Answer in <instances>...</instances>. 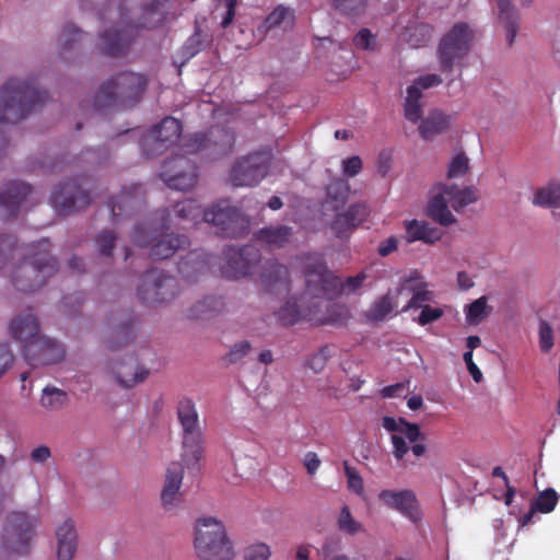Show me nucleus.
Segmentation results:
<instances>
[{
    "label": "nucleus",
    "instance_id": "obj_49",
    "mask_svg": "<svg viewBox=\"0 0 560 560\" xmlns=\"http://www.w3.org/2000/svg\"><path fill=\"white\" fill-rule=\"evenodd\" d=\"M16 242V238L11 235H0V271L14 257Z\"/></svg>",
    "mask_w": 560,
    "mask_h": 560
},
{
    "label": "nucleus",
    "instance_id": "obj_60",
    "mask_svg": "<svg viewBox=\"0 0 560 560\" xmlns=\"http://www.w3.org/2000/svg\"><path fill=\"white\" fill-rule=\"evenodd\" d=\"M270 548L266 544H257L247 548L246 560H268L270 557Z\"/></svg>",
    "mask_w": 560,
    "mask_h": 560
},
{
    "label": "nucleus",
    "instance_id": "obj_54",
    "mask_svg": "<svg viewBox=\"0 0 560 560\" xmlns=\"http://www.w3.org/2000/svg\"><path fill=\"white\" fill-rule=\"evenodd\" d=\"M538 339L540 350L545 353H548L555 346L553 330L546 320L539 323Z\"/></svg>",
    "mask_w": 560,
    "mask_h": 560
},
{
    "label": "nucleus",
    "instance_id": "obj_59",
    "mask_svg": "<svg viewBox=\"0 0 560 560\" xmlns=\"http://www.w3.org/2000/svg\"><path fill=\"white\" fill-rule=\"evenodd\" d=\"M442 83V78L439 74L430 73L425 75H421L417 78L411 85H416L417 91L422 93L423 90H427L432 86H438Z\"/></svg>",
    "mask_w": 560,
    "mask_h": 560
},
{
    "label": "nucleus",
    "instance_id": "obj_4",
    "mask_svg": "<svg viewBox=\"0 0 560 560\" xmlns=\"http://www.w3.org/2000/svg\"><path fill=\"white\" fill-rule=\"evenodd\" d=\"M147 85L145 75L121 72L100 86L94 97V109L132 107L141 100Z\"/></svg>",
    "mask_w": 560,
    "mask_h": 560
},
{
    "label": "nucleus",
    "instance_id": "obj_17",
    "mask_svg": "<svg viewBox=\"0 0 560 560\" xmlns=\"http://www.w3.org/2000/svg\"><path fill=\"white\" fill-rule=\"evenodd\" d=\"M144 202V189L140 184L124 187L121 191L110 197L107 207L112 213V222L118 224L122 219L130 217Z\"/></svg>",
    "mask_w": 560,
    "mask_h": 560
},
{
    "label": "nucleus",
    "instance_id": "obj_57",
    "mask_svg": "<svg viewBox=\"0 0 560 560\" xmlns=\"http://www.w3.org/2000/svg\"><path fill=\"white\" fill-rule=\"evenodd\" d=\"M420 308H421V312L417 318V322L421 326H425L433 322L439 320L444 314V312L441 307H432L428 304L421 306Z\"/></svg>",
    "mask_w": 560,
    "mask_h": 560
},
{
    "label": "nucleus",
    "instance_id": "obj_12",
    "mask_svg": "<svg viewBox=\"0 0 560 560\" xmlns=\"http://www.w3.org/2000/svg\"><path fill=\"white\" fill-rule=\"evenodd\" d=\"M224 257L225 264L221 267V273L228 279H240L255 272L260 261V253L253 245L228 247Z\"/></svg>",
    "mask_w": 560,
    "mask_h": 560
},
{
    "label": "nucleus",
    "instance_id": "obj_26",
    "mask_svg": "<svg viewBox=\"0 0 560 560\" xmlns=\"http://www.w3.org/2000/svg\"><path fill=\"white\" fill-rule=\"evenodd\" d=\"M370 215V208L365 202L351 205L343 213H338L332 222V229L338 235L353 230L362 224Z\"/></svg>",
    "mask_w": 560,
    "mask_h": 560
},
{
    "label": "nucleus",
    "instance_id": "obj_21",
    "mask_svg": "<svg viewBox=\"0 0 560 560\" xmlns=\"http://www.w3.org/2000/svg\"><path fill=\"white\" fill-rule=\"evenodd\" d=\"M378 499L389 509L398 511L400 514L417 523L420 520L419 503L415 492L410 489L404 490H382Z\"/></svg>",
    "mask_w": 560,
    "mask_h": 560
},
{
    "label": "nucleus",
    "instance_id": "obj_61",
    "mask_svg": "<svg viewBox=\"0 0 560 560\" xmlns=\"http://www.w3.org/2000/svg\"><path fill=\"white\" fill-rule=\"evenodd\" d=\"M400 423L404 425L401 433L410 443H416L419 440L424 441V435L417 423H410L404 418H400Z\"/></svg>",
    "mask_w": 560,
    "mask_h": 560
},
{
    "label": "nucleus",
    "instance_id": "obj_33",
    "mask_svg": "<svg viewBox=\"0 0 560 560\" xmlns=\"http://www.w3.org/2000/svg\"><path fill=\"white\" fill-rule=\"evenodd\" d=\"M448 197L443 189H438V192L431 198L428 205L429 215L439 224L448 226L456 222L455 217L448 209Z\"/></svg>",
    "mask_w": 560,
    "mask_h": 560
},
{
    "label": "nucleus",
    "instance_id": "obj_34",
    "mask_svg": "<svg viewBox=\"0 0 560 560\" xmlns=\"http://www.w3.org/2000/svg\"><path fill=\"white\" fill-rule=\"evenodd\" d=\"M498 7V15L501 23L504 24L506 31V42L512 46L518 31V14L511 3V0H495Z\"/></svg>",
    "mask_w": 560,
    "mask_h": 560
},
{
    "label": "nucleus",
    "instance_id": "obj_56",
    "mask_svg": "<svg viewBox=\"0 0 560 560\" xmlns=\"http://www.w3.org/2000/svg\"><path fill=\"white\" fill-rule=\"evenodd\" d=\"M115 241L116 235L114 234V232L108 230L102 231L95 240L101 255L108 258L112 257Z\"/></svg>",
    "mask_w": 560,
    "mask_h": 560
},
{
    "label": "nucleus",
    "instance_id": "obj_23",
    "mask_svg": "<svg viewBox=\"0 0 560 560\" xmlns=\"http://www.w3.org/2000/svg\"><path fill=\"white\" fill-rule=\"evenodd\" d=\"M182 131V122L172 116H167L150 129L145 143L149 142L154 145L155 151L166 149L180 138Z\"/></svg>",
    "mask_w": 560,
    "mask_h": 560
},
{
    "label": "nucleus",
    "instance_id": "obj_8",
    "mask_svg": "<svg viewBox=\"0 0 560 560\" xmlns=\"http://www.w3.org/2000/svg\"><path fill=\"white\" fill-rule=\"evenodd\" d=\"M203 221L217 228L222 237L237 238L248 233L249 220L237 207L222 200L203 213Z\"/></svg>",
    "mask_w": 560,
    "mask_h": 560
},
{
    "label": "nucleus",
    "instance_id": "obj_51",
    "mask_svg": "<svg viewBox=\"0 0 560 560\" xmlns=\"http://www.w3.org/2000/svg\"><path fill=\"white\" fill-rule=\"evenodd\" d=\"M338 527L341 532L353 535L361 530L362 525L353 518L349 508L345 505L338 517Z\"/></svg>",
    "mask_w": 560,
    "mask_h": 560
},
{
    "label": "nucleus",
    "instance_id": "obj_18",
    "mask_svg": "<svg viewBox=\"0 0 560 560\" xmlns=\"http://www.w3.org/2000/svg\"><path fill=\"white\" fill-rule=\"evenodd\" d=\"M33 188L23 182H10L0 191V214L3 220L9 221L18 217L20 210L25 206Z\"/></svg>",
    "mask_w": 560,
    "mask_h": 560
},
{
    "label": "nucleus",
    "instance_id": "obj_1",
    "mask_svg": "<svg viewBox=\"0 0 560 560\" xmlns=\"http://www.w3.org/2000/svg\"><path fill=\"white\" fill-rule=\"evenodd\" d=\"M171 213L166 209L158 210L154 218L133 228L131 240L139 247H150L152 259H167L178 249L188 245L187 236L166 233Z\"/></svg>",
    "mask_w": 560,
    "mask_h": 560
},
{
    "label": "nucleus",
    "instance_id": "obj_31",
    "mask_svg": "<svg viewBox=\"0 0 560 560\" xmlns=\"http://www.w3.org/2000/svg\"><path fill=\"white\" fill-rule=\"evenodd\" d=\"M435 188L443 189V192L448 197L450 205L455 211H459L479 199L478 190L474 186L459 189L456 185L438 184Z\"/></svg>",
    "mask_w": 560,
    "mask_h": 560
},
{
    "label": "nucleus",
    "instance_id": "obj_41",
    "mask_svg": "<svg viewBox=\"0 0 560 560\" xmlns=\"http://www.w3.org/2000/svg\"><path fill=\"white\" fill-rule=\"evenodd\" d=\"M433 34V27L427 23H416L406 28V40L412 48L425 46Z\"/></svg>",
    "mask_w": 560,
    "mask_h": 560
},
{
    "label": "nucleus",
    "instance_id": "obj_11",
    "mask_svg": "<svg viewBox=\"0 0 560 560\" xmlns=\"http://www.w3.org/2000/svg\"><path fill=\"white\" fill-rule=\"evenodd\" d=\"M270 163V152L250 153L235 162L231 170L230 180L236 187L256 186L267 176Z\"/></svg>",
    "mask_w": 560,
    "mask_h": 560
},
{
    "label": "nucleus",
    "instance_id": "obj_37",
    "mask_svg": "<svg viewBox=\"0 0 560 560\" xmlns=\"http://www.w3.org/2000/svg\"><path fill=\"white\" fill-rule=\"evenodd\" d=\"M224 302L220 296H206L190 307L188 316L192 319H209L221 313Z\"/></svg>",
    "mask_w": 560,
    "mask_h": 560
},
{
    "label": "nucleus",
    "instance_id": "obj_38",
    "mask_svg": "<svg viewBox=\"0 0 560 560\" xmlns=\"http://www.w3.org/2000/svg\"><path fill=\"white\" fill-rule=\"evenodd\" d=\"M399 295H396V290L388 291L386 294L382 295L377 299L369 308L366 316L372 322H381L385 319V317L392 313V311L396 306V299Z\"/></svg>",
    "mask_w": 560,
    "mask_h": 560
},
{
    "label": "nucleus",
    "instance_id": "obj_28",
    "mask_svg": "<svg viewBox=\"0 0 560 560\" xmlns=\"http://www.w3.org/2000/svg\"><path fill=\"white\" fill-rule=\"evenodd\" d=\"M112 374L115 375L120 386L130 388L138 383L143 382L149 375V371L144 368H140L137 364V360L132 358L129 362L119 363L117 366H110Z\"/></svg>",
    "mask_w": 560,
    "mask_h": 560
},
{
    "label": "nucleus",
    "instance_id": "obj_44",
    "mask_svg": "<svg viewBox=\"0 0 560 560\" xmlns=\"http://www.w3.org/2000/svg\"><path fill=\"white\" fill-rule=\"evenodd\" d=\"M68 394L57 387L47 386L43 390L40 404L49 410H59L68 404Z\"/></svg>",
    "mask_w": 560,
    "mask_h": 560
},
{
    "label": "nucleus",
    "instance_id": "obj_13",
    "mask_svg": "<svg viewBox=\"0 0 560 560\" xmlns=\"http://www.w3.org/2000/svg\"><path fill=\"white\" fill-rule=\"evenodd\" d=\"M303 292L300 303L290 299L287 303L278 311V320L283 326H293L301 320L316 322L318 324H326L329 320L325 317L318 316V311L322 304L320 299L312 298L310 295L304 296Z\"/></svg>",
    "mask_w": 560,
    "mask_h": 560
},
{
    "label": "nucleus",
    "instance_id": "obj_36",
    "mask_svg": "<svg viewBox=\"0 0 560 560\" xmlns=\"http://www.w3.org/2000/svg\"><path fill=\"white\" fill-rule=\"evenodd\" d=\"M292 236V228L288 225L267 226L260 229L255 237L261 243L276 248L284 247Z\"/></svg>",
    "mask_w": 560,
    "mask_h": 560
},
{
    "label": "nucleus",
    "instance_id": "obj_32",
    "mask_svg": "<svg viewBox=\"0 0 560 560\" xmlns=\"http://www.w3.org/2000/svg\"><path fill=\"white\" fill-rule=\"evenodd\" d=\"M136 336V318L129 315L126 319L115 327L110 336L106 340V348L109 351L119 350L122 346L128 345Z\"/></svg>",
    "mask_w": 560,
    "mask_h": 560
},
{
    "label": "nucleus",
    "instance_id": "obj_3",
    "mask_svg": "<svg viewBox=\"0 0 560 560\" xmlns=\"http://www.w3.org/2000/svg\"><path fill=\"white\" fill-rule=\"evenodd\" d=\"M305 294L316 299L332 300L339 296L345 290L354 292L360 289L368 278L364 271L357 276L348 277L345 282L334 275L326 265L320 254L305 256L304 264Z\"/></svg>",
    "mask_w": 560,
    "mask_h": 560
},
{
    "label": "nucleus",
    "instance_id": "obj_52",
    "mask_svg": "<svg viewBox=\"0 0 560 560\" xmlns=\"http://www.w3.org/2000/svg\"><path fill=\"white\" fill-rule=\"evenodd\" d=\"M469 170V160L465 153L460 152L456 154L448 166L447 177L457 178L464 176Z\"/></svg>",
    "mask_w": 560,
    "mask_h": 560
},
{
    "label": "nucleus",
    "instance_id": "obj_15",
    "mask_svg": "<svg viewBox=\"0 0 560 560\" xmlns=\"http://www.w3.org/2000/svg\"><path fill=\"white\" fill-rule=\"evenodd\" d=\"M197 167L186 156L176 155L163 165L161 178L167 187L176 190H188L197 183Z\"/></svg>",
    "mask_w": 560,
    "mask_h": 560
},
{
    "label": "nucleus",
    "instance_id": "obj_62",
    "mask_svg": "<svg viewBox=\"0 0 560 560\" xmlns=\"http://www.w3.org/2000/svg\"><path fill=\"white\" fill-rule=\"evenodd\" d=\"M362 160L360 156L354 155L342 161V172L349 177L357 176L362 171Z\"/></svg>",
    "mask_w": 560,
    "mask_h": 560
},
{
    "label": "nucleus",
    "instance_id": "obj_24",
    "mask_svg": "<svg viewBox=\"0 0 560 560\" xmlns=\"http://www.w3.org/2000/svg\"><path fill=\"white\" fill-rule=\"evenodd\" d=\"M10 332L13 339L23 345V353L31 342H36L44 337L39 334L38 320L31 310L11 320Z\"/></svg>",
    "mask_w": 560,
    "mask_h": 560
},
{
    "label": "nucleus",
    "instance_id": "obj_53",
    "mask_svg": "<svg viewBox=\"0 0 560 560\" xmlns=\"http://www.w3.org/2000/svg\"><path fill=\"white\" fill-rule=\"evenodd\" d=\"M252 350V345L244 340L234 343L229 352L224 355L223 360L226 364H235L246 357Z\"/></svg>",
    "mask_w": 560,
    "mask_h": 560
},
{
    "label": "nucleus",
    "instance_id": "obj_6",
    "mask_svg": "<svg viewBox=\"0 0 560 560\" xmlns=\"http://www.w3.org/2000/svg\"><path fill=\"white\" fill-rule=\"evenodd\" d=\"M475 39L474 30L465 22L455 23L440 39L436 57L440 70L444 73L453 71L470 51Z\"/></svg>",
    "mask_w": 560,
    "mask_h": 560
},
{
    "label": "nucleus",
    "instance_id": "obj_2",
    "mask_svg": "<svg viewBox=\"0 0 560 560\" xmlns=\"http://www.w3.org/2000/svg\"><path fill=\"white\" fill-rule=\"evenodd\" d=\"M50 243L43 238L28 246L27 254L10 273L13 287L22 292L40 289L58 271V261L49 254Z\"/></svg>",
    "mask_w": 560,
    "mask_h": 560
},
{
    "label": "nucleus",
    "instance_id": "obj_46",
    "mask_svg": "<svg viewBox=\"0 0 560 560\" xmlns=\"http://www.w3.org/2000/svg\"><path fill=\"white\" fill-rule=\"evenodd\" d=\"M369 0H331L332 8L342 15L357 18L365 13Z\"/></svg>",
    "mask_w": 560,
    "mask_h": 560
},
{
    "label": "nucleus",
    "instance_id": "obj_40",
    "mask_svg": "<svg viewBox=\"0 0 560 560\" xmlns=\"http://www.w3.org/2000/svg\"><path fill=\"white\" fill-rule=\"evenodd\" d=\"M533 203L542 208H560V184L550 183L537 189Z\"/></svg>",
    "mask_w": 560,
    "mask_h": 560
},
{
    "label": "nucleus",
    "instance_id": "obj_35",
    "mask_svg": "<svg viewBox=\"0 0 560 560\" xmlns=\"http://www.w3.org/2000/svg\"><path fill=\"white\" fill-rule=\"evenodd\" d=\"M451 124V116L441 110L431 112L419 126V133L424 140L446 131Z\"/></svg>",
    "mask_w": 560,
    "mask_h": 560
},
{
    "label": "nucleus",
    "instance_id": "obj_27",
    "mask_svg": "<svg viewBox=\"0 0 560 560\" xmlns=\"http://www.w3.org/2000/svg\"><path fill=\"white\" fill-rule=\"evenodd\" d=\"M404 293L410 294L411 298L401 308V312L420 308L425 305L424 303H429L434 300V293L428 290V283L424 281H418L417 283L400 281L396 288V295H401Z\"/></svg>",
    "mask_w": 560,
    "mask_h": 560
},
{
    "label": "nucleus",
    "instance_id": "obj_9",
    "mask_svg": "<svg viewBox=\"0 0 560 560\" xmlns=\"http://www.w3.org/2000/svg\"><path fill=\"white\" fill-rule=\"evenodd\" d=\"M36 520L24 512H12L7 516L2 532V548L18 555L27 553L34 536Z\"/></svg>",
    "mask_w": 560,
    "mask_h": 560
},
{
    "label": "nucleus",
    "instance_id": "obj_29",
    "mask_svg": "<svg viewBox=\"0 0 560 560\" xmlns=\"http://www.w3.org/2000/svg\"><path fill=\"white\" fill-rule=\"evenodd\" d=\"M58 560H71L77 551V532L72 520H67L56 530Z\"/></svg>",
    "mask_w": 560,
    "mask_h": 560
},
{
    "label": "nucleus",
    "instance_id": "obj_14",
    "mask_svg": "<svg viewBox=\"0 0 560 560\" xmlns=\"http://www.w3.org/2000/svg\"><path fill=\"white\" fill-rule=\"evenodd\" d=\"M50 200L60 214H70L86 208L91 197L78 179H70L56 187Z\"/></svg>",
    "mask_w": 560,
    "mask_h": 560
},
{
    "label": "nucleus",
    "instance_id": "obj_10",
    "mask_svg": "<svg viewBox=\"0 0 560 560\" xmlns=\"http://www.w3.org/2000/svg\"><path fill=\"white\" fill-rule=\"evenodd\" d=\"M176 291L177 281L174 277L158 269H150L141 276L137 295L142 303L152 305L173 300Z\"/></svg>",
    "mask_w": 560,
    "mask_h": 560
},
{
    "label": "nucleus",
    "instance_id": "obj_45",
    "mask_svg": "<svg viewBox=\"0 0 560 560\" xmlns=\"http://www.w3.org/2000/svg\"><path fill=\"white\" fill-rule=\"evenodd\" d=\"M350 186L347 180L338 178L334 179L327 186V197L335 202L334 209L343 206L349 197Z\"/></svg>",
    "mask_w": 560,
    "mask_h": 560
},
{
    "label": "nucleus",
    "instance_id": "obj_55",
    "mask_svg": "<svg viewBox=\"0 0 560 560\" xmlns=\"http://www.w3.org/2000/svg\"><path fill=\"white\" fill-rule=\"evenodd\" d=\"M330 357L331 352L329 346H324L308 359L307 366L313 370L314 373H320Z\"/></svg>",
    "mask_w": 560,
    "mask_h": 560
},
{
    "label": "nucleus",
    "instance_id": "obj_63",
    "mask_svg": "<svg viewBox=\"0 0 560 560\" xmlns=\"http://www.w3.org/2000/svg\"><path fill=\"white\" fill-rule=\"evenodd\" d=\"M390 440L393 444V455L398 460L402 459L409 451V446L406 442V439L402 438L401 435L392 434Z\"/></svg>",
    "mask_w": 560,
    "mask_h": 560
},
{
    "label": "nucleus",
    "instance_id": "obj_19",
    "mask_svg": "<svg viewBox=\"0 0 560 560\" xmlns=\"http://www.w3.org/2000/svg\"><path fill=\"white\" fill-rule=\"evenodd\" d=\"M23 355L31 366L36 368L60 362L65 358V349L59 342L43 337L36 342H31Z\"/></svg>",
    "mask_w": 560,
    "mask_h": 560
},
{
    "label": "nucleus",
    "instance_id": "obj_30",
    "mask_svg": "<svg viewBox=\"0 0 560 560\" xmlns=\"http://www.w3.org/2000/svg\"><path fill=\"white\" fill-rule=\"evenodd\" d=\"M441 237L442 232L428 222L416 219L406 222V241L408 243L421 241L425 244H434Z\"/></svg>",
    "mask_w": 560,
    "mask_h": 560
},
{
    "label": "nucleus",
    "instance_id": "obj_48",
    "mask_svg": "<svg viewBox=\"0 0 560 560\" xmlns=\"http://www.w3.org/2000/svg\"><path fill=\"white\" fill-rule=\"evenodd\" d=\"M558 499L559 497L556 490L547 488L538 493L532 502V505L534 506V510H537L539 513L547 514L555 510Z\"/></svg>",
    "mask_w": 560,
    "mask_h": 560
},
{
    "label": "nucleus",
    "instance_id": "obj_22",
    "mask_svg": "<svg viewBox=\"0 0 560 560\" xmlns=\"http://www.w3.org/2000/svg\"><path fill=\"white\" fill-rule=\"evenodd\" d=\"M138 28L133 25H124L106 30L101 35V49L109 57L125 55L133 43Z\"/></svg>",
    "mask_w": 560,
    "mask_h": 560
},
{
    "label": "nucleus",
    "instance_id": "obj_58",
    "mask_svg": "<svg viewBox=\"0 0 560 560\" xmlns=\"http://www.w3.org/2000/svg\"><path fill=\"white\" fill-rule=\"evenodd\" d=\"M345 474L347 476L348 488L354 491L357 494H361L363 492V479L355 470V468L351 467L347 462L343 463Z\"/></svg>",
    "mask_w": 560,
    "mask_h": 560
},
{
    "label": "nucleus",
    "instance_id": "obj_43",
    "mask_svg": "<svg viewBox=\"0 0 560 560\" xmlns=\"http://www.w3.org/2000/svg\"><path fill=\"white\" fill-rule=\"evenodd\" d=\"M206 210L201 208L195 199H186L177 202L174 207V214L180 220L197 222L198 219L203 220Z\"/></svg>",
    "mask_w": 560,
    "mask_h": 560
},
{
    "label": "nucleus",
    "instance_id": "obj_25",
    "mask_svg": "<svg viewBox=\"0 0 560 560\" xmlns=\"http://www.w3.org/2000/svg\"><path fill=\"white\" fill-rule=\"evenodd\" d=\"M260 275L261 283L267 292L281 294L289 292V271L277 260H267Z\"/></svg>",
    "mask_w": 560,
    "mask_h": 560
},
{
    "label": "nucleus",
    "instance_id": "obj_5",
    "mask_svg": "<svg viewBox=\"0 0 560 560\" xmlns=\"http://www.w3.org/2000/svg\"><path fill=\"white\" fill-rule=\"evenodd\" d=\"M195 549L200 560H232L234 557L224 525L212 517L198 520Z\"/></svg>",
    "mask_w": 560,
    "mask_h": 560
},
{
    "label": "nucleus",
    "instance_id": "obj_47",
    "mask_svg": "<svg viewBox=\"0 0 560 560\" xmlns=\"http://www.w3.org/2000/svg\"><path fill=\"white\" fill-rule=\"evenodd\" d=\"M287 19H289L290 22H293L294 11L280 4L277 8H275L273 11L270 12L266 16V19L264 20L259 30H262L264 32H268V31L279 26Z\"/></svg>",
    "mask_w": 560,
    "mask_h": 560
},
{
    "label": "nucleus",
    "instance_id": "obj_20",
    "mask_svg": "<svg viewBox=\"0 0 560 560\" xmlns=\"http://www.w3.org/2000/svg\"><path fill=\"white\" fill-rule=\"evenodd\" d=\"M184 478V466L178 462H173L166 469L165 480L161 492L162 506L166 511H175L184 506L183 492L180 486Z\"/></svg>",
    "mask_w": 560,
    "mask_h": 560
},
{
    "label": "nucleus",
    "instance_id": "obj_7",
    "mask_svg": "<svg viewBox=\"0 0 560 560\" xmlns=\"http://www.w3.org/2000/svg\"><path fill=\"white\" fill-rule=\"evenodd\" d=\"M177 418L183 430L182 457L186 465H196L202 457L203 435L199 425V417L195 404L189 398L179 400Z\"/></svg>",
    "mask_w": 560,
    "mask_h": 560
},
{
    "label": "nucleus",
    "instance_id": "obj_39",
    "mask_svg": "<svg viewBox=\"0 0 560 560\" xmlns=\"http://www.w3.org/2000/svg\"><path fill=\"white\" fill-rule=\"evenodd\" d=\"M416 85H409L407 88V96L404 104L405 117L407 120L416 124L422 118L423 104L422 93H419Z\"/></svg>",
    "mask_w": 560,
    "mask_h": 560
},
{
    "label": "nucleus",
    "instance_id": "obj_50",
    "mask_svg": "<svg viewBox=\"0 0 560 560\" xmlns=\"http://www.w3.org/2000/svg\"><path fill=\"white\" fill-rule=\"evenodd\" d=\"M84 36L85 34L81 30L77 28L74 25H66L60 35L61 49H72L77 43L82 42Z\"/></svg>",
    "mask_w": 560,
    "mask_h": 560
},
{
    "label": "nucleus",
    "instance_id": "obj_42",
    "mask_svg": "<svg viewBox=\"0 0 560 560\" xmlns=\"http://www.w3.org/2000/svg\"><path fill=\"white\" fill-rule=\"evenodd\" d=\"M488 298L480 296L465 307V318L469 325H479L491 313Z\"/></svg>",
    "mask_w": 560,
    "mask_h": 560
},
{
    "label": "nucleus",
    "instance_id": "obj_64",
    "mask_svg": "<svg viewBox=\"0 0 560 560\" xmlns=\"http://www.w3.org/2000/svg\"><path fill=\"white\" fill-rule=\"evenodd\" d=\"M373 39L374 36L371 31L368 28H362L354 36L353 44L357 48L360 49H371Z\"/></svg>",
    "mask_w": 560,
    "mask_h": 560
},
{
    "label": "nucleus",
    "instance_id": "obj_16",
    "mask_svg": "<svg viewBox=\"0 0 560 560\" xmlns=\"http://www.w3.org/2000/svg\"><path fill=\"white\" fill-rule=\"evenodd\" d=\"M235 144V133L224 127H215L209 132L195 133L185 145L188 148V153H196L198 151L210 149L218 155H226L233 151Z\"/></svg>",
    "mask_w": 560,
    "mask_h": 560
}]
</instances>
